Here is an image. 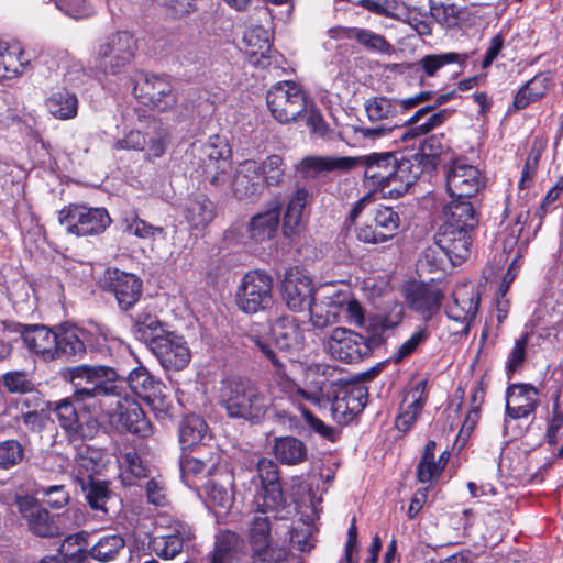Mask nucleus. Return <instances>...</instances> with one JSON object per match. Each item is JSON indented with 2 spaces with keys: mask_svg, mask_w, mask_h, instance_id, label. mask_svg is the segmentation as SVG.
I'll return each instance as SVG.
<instances>
[{
  "mask_svg": "<svg viewBox=\"0 0 563 563\" xmlns=\"http://www.w3.org/2000/svg\"><path fill=\"white\" fill-rule=\"evenodd\" d=\"M65 378L74 386V399L98 406L100 413L118 421L132 434L146 438L152 424L140 402L124 390L117 368L102 364H80L66 369Z\"/></svg>",
  "mask_w": 563,
  "mask_h": 563,
  "instance_id": "1",
  "label": "nucleus"
},
{
  "mask_svg": "<svg viewBox=\"0 0 563 563\" xmlns=\"http://www.w3.org/2000/svg\"><path fill=\"white\" fill-rule=\"evenodd\" d=\"M352 159L353 169L363 168L364 184L389 198L402 197L419 179L408 155L400 152H373Z\"/></svg>",
  "mask_w": 563,
  "mask_h": 563,
  "instance_id": "2",
  "label": "nucleus"
},
{
  "mask_svg": "<svg viewBox=\"0 0 563 563\" xmlns=\"http://www.w3.org/2000/svg\"><path fill=\"white\" fill-rule=\"evenodd\" d=\"M442 216L444 221L435 235V245L452 265H460L471 255L478 213L471 201H450Z\"/></svg>",
  "mask_w": 563,
  "mask_h": 563,
  "instance_id": "3",
  "label": "nucleus"
},
{
  "mask_svg": "<svg viewBox=\"0 0 563 563\" xmlns=\"http://www.w3.org/2000/svg\"><path fill=\"white\" fill-rule=\"evenodd\" d=\"M218 404L229 418L251 424L261 423L268 409L267 398L256 384L241 376L221 380Z\"/></svg>",
  "mask_w": 563,
  "mask_h": 563,
  "instance_id": "4",
  "label": "nucleus"
},
{
  "mask_svg": "<svg viewBox=\"0 0 563 563\" xmlns=\"http://www.w3.org/2000/svg\"><path fill=\"white\" fill-rule=\"evenodd\" d=\"M107 343L102 333H93L71 322L56 324L54 361L75 363L84 358L87 350L101 351Z\"/></svg>",
  "mask_w": 563,
  "mask_h": 563,
  "instance_id": "5",
  "label": "nucleus"
},
{
  "mask_svg": "<svg viewBox=\"0 0 563 563\" xmlns=\"http://www.w3.org/2000/svg\"><path fill=\"white\" fill-rule=\"evenodd\" d=\"M364 109L372 128H357L356 132L364 139L376 140L391 134L402 128V114H407L402 100L386 96H374L365 100Z\"/></svg>",
  "mask_w": 563,
  "mask_h": 563,
  "instance_id": "6",
  "label": "nucleus"
},
{
  "mask_svg": "<svg viewBox=\"0 0 563 563\" xmlns=\"http://www.w3.org/2000/svg\"><path fill=\"white\" fill-rule=\"evenodd\" d=\"M124 390L126 387L134 396L141 398L157 418L172 416L173 402L166 385L155 377L145 366L133 368L126 377L122 376Z\"/></svg>",
  "mask_w": 563,
  "mask_h": 563,
  "instance_id": "7",
  "label": "nucleus"
},
{
  "mask_svg": "<svg viewBox=\"0 0 563 563\" xmlns=\"http://www.w3.org/2000/svg\"><path fill=\"white\" fill-rule=\"evenodd\" d=\"M58 222L68 234L93 236L103 233L112 219L103 207H89L84 203H69L58 211Z\"/></svg>",
  "mask_w": 563,
  "mask_h": 563,
  "instance_id": "8",
  "label": "nucleus"
},
{
  "mask_svg": "<svg viewBox=\"0 0 563 563\" xmlns=\"http://www.w3.org/2000/svg\"><path fill=\"white\" fill-rule=\"evenodd\" d=\"M137 43L133 34L118 31L108 35L97 47L96 66L106 75H118L134 60Z\"/></svg>",
  "mask_w": 563,
  "mask_h": 563,
  "instance_id": "9",
  "label": "nucleus"
},
{
  "mask_svg": "<svg viewBox=\"0 0 563 563\" xmlns=\"http://www.w3.org/2000/svg\"><path fill=\"white\" fill-rule=\"evenodd\" d=\"M235 303L246 314L268 310L273 305V277L260 269L247 272L236 288Z\"/></svg>",
  "mask_w": 563,
  "mask_h": 563,
  "instance_id": "10",
  "label": "nucleus"
},
{
  "mask_svg": "<svg viewBox=\"0 0 563 563\" xmlns=\"http://www.w3.org/2000/svg\"><path fill=\"white\" fill-rule=\"evenodd\" d=\"M266 104L279 123L296 121L307 109V96L300 85L284 80L273 85L266 93Z\"/></svg>",
  "mask_w": 563,
  "mask_h": 563,
  "instance_id": "11",
  "label": "nucleus"
},
{
  "mask_svg": "<svg viewBox=\"0 0 563 563\" xmlns=\"http://www.w3.org/2000/svg\"><path fill=\"white\" fill-rule=\"evenodd\" d=\"M102 291L113 295L121 312H130L143 294V282L135 274L108 267L99 279Z\"/></svg>",
  "mask_w": 563,
  "mask_h": 563,
  "instance_id": "12",
  "label": "nucleus"
},
{
  "mask_svg": "<svg viewBox=\"0 0 563 563\" xmlns=\"http://www.w3.org/2000/svg\"><path fill=\"white\" fill-rule=\"evenodd\" d=\"M0 420L3 431L12 430L24 435L29 432L38 433L45 427L43 415L36 409H31V400L27 398L12 397L4 400Z\"/></svg>",
  "mask_w": 563,
  "mask_h": 563,
  "instance_id": "13",
  "label": "nucleus"
},
{
  "mask_svg": "<svg viewBox=\"0 0 563 563\" xmlns=\"http://www.w3.org/2000/svg\"><path fill=\"white\" fill-rule=\"evenodd\" d=\"M133 95L143 106L161 112L177 104V96L166 76L143 74L134 84Z\"/></svg>",
  "mask_w": 563,
  "mask_h": 563,
  "instance_id": "14",
  "label": "nucleus"
},
{
  "mask_svg": "<svg viewBox=\"0 0 563 563\" xmlns=\"http://www.w3.org/2000/svg\"><path fill=\"white\" fill-rule=\"evenodd\" d=\"M445 185L452 201H468L485 188V178L476 166L455 159L446 166Z\"/></svg>",
  "mask_w": 563,
  "mask_h": 563,
  "instance_id": "15",
  "label": "nucleus"
},
{
  "mask_svg": "<svg viewBox=\"0 0 563 563\" xmlns=\"http://www.w3.org/2000/svg\"><path fill=\"white\" fill-rule=\"evenodd\" d=\"M372 350L368 338L346 328H335L328 341L329 353L347 364L364 360L372 354Z\"/></svg>",
  "mask_w": 563,
  "mask_h": 563,
  "instance_id": "16",
  "label": "nucleus"
},
{
  "mask_svg": "<svg viewBox=\"0 0 563 563\" xmlns=\"http://www.w3.org/2000/svg\"><path fill=\"white\" fill-rule=\"evenodd\" d=\"M368 389L360 382L339 385L334 391L331 410L333 418L342 424L350 423L365 408Z\"/></svg>",
  "mask_w": 563,
  "mask_h": 563,
  "instance_id": "17",
  "label": "nucleus"
},
{
  "mask_svg": "<svg viewBox=\"0 0 563 563\" xmlns=\"http://www.w3.org/2000/svg\"><path fill=\"white\" fill-rule=\"evenodd\" d=\"M400 227V216L391 207L380 206L371 222L355 229L356 239L365 244H382L391 240Z\"/></svg>",
  "mask_w": 563,
  "mask_h": 563,
  "instance_id": "18",
  "label": "nucleus"
},
{
  "mask_svg": "<svg viewBox=\"0 0 563 563\" xmlns=\"http://www.w3.org/2000/svg\"><path fill=\"white\" fill-rule=\"evenodd\" d=\"M444 291L433 283H415L406 289V301L411 311L418 313L424 323L441 310Z\"/></svg>",
  "mask_w": 563,
  "mask_h": 563,
  "instance_id": "19",
  "label": "nucleus"
},
{
  "mask_svg": "<svg viewBox=\"0 0 563 563\" xmlns=\"http://www.w3.org/2000/svg\"><path fill=\"white\" fill-rule=\"evenodd\" d=\"M21 335L24 345L30 353L36 355L44 362L54 361V349L56 343V325L49 328L44 324L15 323L12 329Z\"/></svg>",
  "mask_w": 563,
  "mask_h": 563,
  "instance_id": "20",
  "label": "nucleus"
},
{
  "mask_svg": "<svg viewBox=\"0 0 563 563\" xmlns=\"http://www.w3.org/2000/svg\"><path fill=\"white\" fill-rule=\"evenodd\" d=\"M15 505L33 534L41 538L59 536V527L54 517L34 497L16 496Z\"/></svg>",
  "mask_w": 563,
  "mask_h": 563,
  "instance_id": "21",
  "label": "nucleus"
},
{
  "mask_svg": "<svg viewBox=\"0 0 563 563\" xmlns=\"http://www.w3.org/2000/svg\"><path fill=\"white\" fill-rule=\"evenodd\" d=\"M450 148V140L446 134L433 133L428 135L419 146V151L408 155L410 163L417 168V176H432L437 170L441 156Z\"/></svg>",
  "mask_w": 563,
  "mask_h": 563,
  "instance_id": "22",
  "label": "nucleus"
},
{
  "mask_svg": "<svg viewBox=\"0 0 563 563\" xmlns=\"http://www.w3.org/2000/svg\"><path fill=\"white\" fill-rule=\"evenodd\" d=\"M314 285L309 276L298 269L286 271L282 282V296L287 307L292 311H301L312 303Z\"/></svg>",
  "mask_w": 563,
  "mask_h": 563,
  "instance_id": "23",
  "label": "nucleus"
},
{
  "mask_svg": "<svg viewBox=\"0 0 563 563\" xmlns=\"http://www.w3.org/2000/svg\"><path fill=\"white\" fill-rule=\"evenodd\" d=\"M152 351L166 369L181 371L191 360V352L185 339L170 331L154 342Z\"/></svg>",
  "mask_w": 563,
  "mask_h": 563,
  "instance_id": "24",
  "label": "nucleus"
},
{
  "mask_svg": "<svg viewBox=\"0 0 563 563\" xmlns=\"http://www.w3.org/2000/svg\"><path fill=\"white\" fill-rule=\"evenodd\" d=\"M203 151L206 155L202 159L203 174L211 185L218 186L230 168L231 148L228 141L217 134L209 137Z\"/></svg>",
  "mask_w": 563,
  "mask_h": 563,
  "instance_id": "25",
  "label": "nucleus"
},
{
  "mask_svg": "<svg viewBox=\"0 0 563 563\" xmlns=\"http://www.w3.org/2000/svg\"><path fill=\"white\" fill-rule=\"evenodd\" d=\"M539 405V389L531 383H514L506 388V415L519 420L533 415Z\"/></svg>",
  "mask_w": 563,
  "mask_h": 563,
  "instance_id": "26",
  "label": "nucleus"
},
{
  "mask_svg": "<svg viewBox=\"0 0 563 563\" xmlns=\"http://www.w3.org/2000/svg\"><path fill=\"white\" fill-rule=\"evenodd\" d=\"M257 162H242L232 180V191L235 199L244 203H256L264 194V184L258 177Z\"/></svg>",
  "mask_w": 563,
  "mask_h": 563,
  "instance_id": "27",
  "label": "nucleus"
},
{
  "mask_svg": "<svg viewBox=\"0 0 563 563\" xmlns=\"http://www.w3.org/2000/svg\"><path fill=\"white\" fill-rule=\"evenodd\" d=\"M479 302V294L473 287L457 286L452 291V302L448 305L445 314L449 319L463 324L464 331L467 332L476 318Z\"/></svg>",
  "mask_w": 563,
  "mask_h": 563,
  "instance_id": "28",
  "label": "nucleus"
},
{
  "mask_svg": "<svg viewBox=\"0 0 563 563\" xmlns=\"http://www.w3.org/2000/svg\"><path fill=\"white\" fill-rule=\"evenodd\" d=\"M180 214L190 231H203L216 217V206L205 194L189 195L180 205Z\"/></svg>",
  "mask_w": 563,
  "mask_h": 563,
  "instance_id": "29",
  "label": "nucleus"
},
{
  "mask_svg": "<svg viewBox=\"0 0 563 563\" xmlns=\"http://www.w3.org/2000/svg\"><path fill=\"white\" fill-rule=\"evenodd\" d=\"M303 322L294 316H282L271 325V335L283 351H301L305 347Z\"/></svg>",
  "mask_w": 563,
  "mask_h": 563,
  "instance_id": "30",
  "label": "nucleus"
},
{
  "mask_svg": "<svg viewBox=\"0 0 563 563\" xmlns=\"http://www.w3.org/2000/svg\"><path fill=\"white\" fill-rule=\"evenodd\" d=\"M554 86V78L551 71H539L525 85H522L514 96L509 111H521L530 104L540 102Z\"/></svg>",
  "mask_w": 563,
  "mask_h": 563,
  "instance_id": "31",
  "label": "nucleus"
},
{
  "mask_svg": "<svg viewBox=\"0 0 563 563\" xmlns=\"http://www.w3.org/2000/svg\"><path fill=\"white\" fill-rule=\"evenodd\" d=\"M282 203L276 199L267 205V209L253 216L247 224V233L256 243L275 238L280 224Z\"/></svg>",
  "mask_w": 563,
  "mask_h": 563,
  "instance_id": "32",
  "label": "nucleus"
},
{
  "mask_svg": "<svg viewBox=\"0 0 563 563\" xmlns=\"http://www.w3.org/2000/svg\"><path fill=\"white\" fill-rule=\"evenodd\" d=\"M129 318L133 335L137 340L148 343L151 349L156 340L163 338L168 332L150 307H145L134 314H129Z\"/></svg>",
  "mask_w": 563,
  "mask_h": 563,
  "instance_id": "33",
  "label": "nucleus"
},
{
  "mask_svg": "<svg viewBox=\"0 0 563 563\" xmlns=\"http://www.w3.org/2000/svg\"><path fill=\"white\" fill-rule=\"evenodd\" d=\"M273 454L283 465H299L308 460V446L294 435H283L275 438Z\"/></svg>",
  "mask_w": 563,
  "mask_h": 563,
  "instance_id": "34",
  "label": "nucleus"
},
{
  "mask_svg": "<svg viewBox=\"0 0 563 563\" xmlns=\"http://www.w3.org/2000/svg\"><path fill=\"white\" fill-rule=\"evenodd\" d=\"M311 200V194L306 188L296 189L289 197L283 218V229L286 235L297 234L300 231L303 211Z\"/></svg>",
  "mask_w": 563,
  "mask_h": 563,
  "instance_id": "35",
  "label": "nucleus"
},
{
  "mask_svg": "<svg viewBox=\"0 0 563 563\" xmlns=\"http://www.w3.org/2000/svg\"><path fill=\"white\" fill-rule=\"evenodd\" d=\"M470 58L468 53L459 52H443L423 55L419 59V67L427 79L434 78L439 75L440 70L449 65H457L460 73L465 68Z\"/></svg>",
  "mask_w": 563,
  "mask_h": 563,
  "instance_id": "36",
  "label": "nucleus"
},
{
  "mask_svg": "<svg viewBox=\"0 0 563 563\" xmlns=\"http://www.w3.org/2000/svg\"><path fill=\"white\" fill-rule=\"evenodd\" d=\"M26 63L24 51L19 42L0 41V79L18 77Z\"/></svg>",
  "mask_w": 563,
  "mask_h": 563,
  "instance_id": "37",
  "label": "nucleus"
},
{
  "mask_svg": "<svg viewBox=\"0 0 563 563\" xmlns=\"http://www.w3.org/2000/svg\"><path fill=\"white\" fill-rule=\"evenodd\" d=\"M45 106L54 118L66 121L77 117L79 101L76 93L62 88L51 93Z\"/></svg>",
  "mask_w": 563,
  "mask_h": 563,
  "instance_id": "38",
  "label": "nucleus"
},
{
  "mask_svg": "<svg viewBox=\"0 0 563 563\" xmlns=\"http://www.w3.org/2000/svg\"><path fill=\"white\" fill-rule=\"evenodd\" d=\"M435 448L437 443L433 440H429L426 443L422 456L416 468L418 482L428 484L429 488L438 483L443 473L441 466L435 462Z\"/></svg>",
  "mask_w": 563,
  "mask_h": 563,
  "instance_id": "39",
  "label": "nucleus"
},
{
  "mask_svg": "<svg viewBox=\"0 0 563 563\" xmlns=\"http://www.w3.org/2000/svg\"><path fill=\"white\" fill-rule=\"evenodd\" d=\"M123 231L142 240H154L156 236L165 238L164 227L154 225L139 217L137 210L124 212L122 217Z\"/></svg>",
  "mask_w": 563,
  "mask_h": 563,
  "instance_id": "40",
  "label": "nucleus"
},
{
  "mask_svg": "<svg viewBox=\"0 0 563 563\" xmlns=\"http://www.w3.org/2000/svg\"><path fill=\"white\" fill-rule=\"evenodd\" d=\"M208 431L206 420L199 415L186 416L178 429V438L183 449H196Z\"/></svg>",
  "mask_w": 563,
  "mask_h": 563,
  "instance_id": "41",
  "label": "nucleus"
},
{
  "mask_svg": "<svg viewBox=\"0 0 563 563\" xmlns=\"http://www.w3.org/2000/svg\"><path fill=\"white\" fill-rule=\"evenodd\" d=\"M242 544L240 536L231 530H221L216 536L214 547L210 553V563H231Z\"/></svg>",
  "mask_w": 563,
  "mask_h": 563,
  "instance_id": "42",
  "label": "nucleus"
},
{
  "mask_svg": "<svg viewBox=\"0 0 563 563\" xmlns=\"http://www.w3.org/2000/svg\"><path fill=\"white\" fill-rule=\"evenodd\" d=\"M452 113L453 110L440 109L430 114L422 123H406L405 128H400L399 139L402 142H408L428 135L432 130L443 125Z\"/></svg>",
  "mask_w": 563,
  "mask_h": 563,
  "instance_id": "43",
  "label": "nucleus"
},
{
  "mask_svg": "<svg viewBox=\"0 0 563 563\" xmlns=\"http://www.w3.org/2000/svg\"><path fill=\"white\" fill-rule=\"evenodd\" d=\"M429 14L432 20L446 27L457 26L465 15L462 8L450 0H429Z\"/></svg>",
  "mask_w": 563,
  "mask_h": 563,
  "instance_id": "44",
  "label": "nucleus"
},
{
  "mask_svg": "<svg viewBox=\"0 0 563 563\" xmlns=\"http://www.w3.org/2000/svg\"><path fill=\"white\" fill-rule=\"evenodd\" d=\"M124 547L125 540L121 534H103L99 537L97 542L90 548L88 554L96 561L111 562L119 556Z\"/></svg>",
  "mask_w": 563,
  "mask_h": 563,
  "instance_id": "45",
  "label": "nucleus"
},
{
  "mask_svg": "<svg viewBox=\"0 0 563 563\" xmlns=\"http://www.w3.org/2000/svg\"><path fill=\"white\" fill-rule=\"evenodd\" d=\"M258 177L264 188L282 187L286 177V164L277 154L268 155L264 161L257 163Z\"/></svg>",
  "mask_w": 563,
  "mask_h": 563,
  "instance_id": "46",
  "label": "nucleus"
},
{
  "mask_svg": "<svg viewBox=\"0 0 563 563\" xmlns=\"http://www.w3.org/2000/svg\"><path fill=\"white\" fill-rule=\"evenodd\" d=\"M76 420L75 426H71L73 429L66 433L69 442L92 440L100 432L101 423L95 413L81 410Z\"/></svg>",
  "mask_w": 563,
  "mask_h": 563,
  "instance_id": "47",
  "label": "nucleus"
},
{
  "mask_svg": "<svg viewBox=\"0 0 563 563\" xmlns=\"http://www.w3.org/2000/svg\"><path fill=\"white\" fill-rule=\"evenodd\" d=\"M255 511L261 514L279 511L286 506L282 486H261L253 499Z\"/></svg>",
  "mask_w": 563,
  "mask_h": 563,
  "instance_id": "48",
  "label": "nucleus"
},
{
  "mask_svg": "<svg viewBox=\"0 0 563 563\" xmlns=\"http://www.w3.org/2000/svg\"><path fill=\"white\" fill-rule=\"evenodd\" d=\"M82 406L81 410L93 408L98 409V406H88L87 404H84L82 401L78 402L74 399V394L69 398L62 399L55 404V407L53 408V411L56 416L57 422L59 427L64 430L65 434L68 432L69 429H73L71 426H75V422L78 419L79 409L76 407Z\"/></svg>",
  "mask_w": 563,
  "mask_h": 563,
  "instance_id": "49",
  "label": "nucleus"
},
{
  "mask_svg": "<svg viewBox=\"0 0 563 563\" xmlns=\"http://www.w3.org/2000/svg\"><path fill=\"white\" fill-rule=\"evenodd\" d=\"M531 333L522 332L514 342V346L507 354L505 363V373L508 379H511L516 373L523 368L528 354V344Z\"/></svg>",
  "mask_w": 563,
  "mask_h": 563,
  "instance_id": "50",
  "label": "nucleus"
},
{
  "mask_svg": "<svg viewBox=\"0 0 563 563\" xmlns=\"http://www.w3.org/2000/svg\"><path fill=\"white\" fill-rule=\"evenodd\" d=\"M431 336L429 325L423 323L416 327L411 335L397 349L391 360L395 364H400L404 360L415 354Z\"/></svg>",
  "mask_w": 563,
  "mask_h": 563,
  "instance_id": "51",
  "label": "nucleus"
},
{
  "mask_svg": "<svg viewBox=\"0 0 563 563\" xmlns=\"http://www.w3.org/2000/svg\"><path fill=\"white\" fill-rule=\"evenodd\" d=\"M103 456L104 453L101 449L85 443L79 444L76 450L78 467L84 470L89 478H91L93 474L101 472L103 467Z\"/></svg>",
  "mask_w": 563,
  "mask_h": 563,
  "instance_id": "52",
  "label": "nucleus"
},
{
  "mask_svg": "<svg viewBox=\"0 0 563 563\" xmlns=\"http://www.w3.org/2000/svg\"><path fill=\"white\" fill-rule=\"evenodd\" d=\"M192 452L196 453V455H183L180 459V472L181 475L188 476H198L207 472V474L211 473V470L216 466V461L213 457V453L210 452V455L208 457H205L202 454H200L201 448L191 449Z\"/></svg>",
  "mask_w": 563,
  "mask_h": 563,
  "instance_id": "53",
  "label": "nucleus"
},
{
  "mask_svg": "<svg viewBox=\"0 0 563 563\" xmlns=\"http://www.w3.org/2000/svg\"><path fill=\"white\" fill-rule=\"evenodd\" d=\"M352 156H316L303 159L305 167L316 173L353 169Z\"/></svg>",
  "mask_w": 563,
  "mask_h": 563,
  "instance_id": "54",
  "label": "nucleus"
},
{
  "mask_svg": "<svg viewBox=\"0 0 563 563\" xmlns=\"http://www.w3.org/2000/svg\"><path fill=\"white\" fill-rule=\"evenodd\" d=\"M150 547L153 552L161 559H174L183 551L184 538L179 534V532L155 536L151 539Z\"/></svg>",
  "mask_w": 563,
  "mask_h": 563,
  "instance_id": "55",
  "label": "nucleus"
},
{
  "mask_svg": "<svg viewBox=\"0 0 563 563\" xmlns=\"http://www.w3.org/2000/svg\"><path fill=\"white\" fill-rule=\"evenodd\" d=\"M247 46V53L251 57L260 56L267 58L271 51V43L267 31L262 26L250 27L243 37Z\"/></svg>",
  "mask_w": 563,
  "mask_h": 563,
  "instance_id": "56",
  "label": "nucleus"
},
{
  "mask_svg": "<svg viewBox=\"0 0 563 563\" xmlns=\"http://www.w3.org/2000/svg\"><path fill=\"white\" fill-rule=\"evenodd\" d=\"M25 456L23 444L16 439L0 441V470H11L19 465Z\"/></svg>",
  "mask_w": 563,
  "mask_h": 563,
  "instance_id": "57",
  "label": "nucleus"
},
{
  "mask_svg": "<svg viewBox=\"0 0 563 563\" xmlns=\"http://www.w3.org/2000/svg\"><path fill=\"white\" fill-rule=\"evenodd\" d=\"M2 385L10 394L25 395L35 390V385L25 371H10L2 375Z\"/></svg>",
  "mask_w": 563,
  "mask_h": 563,
  "instance_id": "58",
  "label": "nucleus"
},
{
  "mask_svg": "<svg viewBox=\"0 0 563 563\" xmlns=\"http://www.w3.org/2000/svg\"><path fill=\"white\" fill-rule=\"evenodd\" d=\"M307 308L310 311V321L314 328L323 329L333 323H336L339 320L338 309L331 308L325 301H317L316 298L312 299V303H310Z\"/></svg>",
  "mask_w": 563,
  "mask_h": 563,
  "instance_id": "59",
  "label": "nucleus"
},
{
  "mask_svg": "<svg viewBox=\"0 0 563 563\" xmlns=\"http://www.w3.org/2000/svg\"><path fill=\"white\" fill-rule=\"evenodd\" d=\"M89 479L88 486L84 487L88 505L95 510H102L107 512L106 504L111 496L108 482L93 481L92 477Z\"/></svg>",
  "mask_w": 563,
  "mask_h": 563,
  "instance_id": "60",
  "label": "nucleus"
},
{
  "mask_svg": "<svg viewBox=\"0 0 563 563\" xmlns=\"http://www.w3.org/2000/svg\"><path fill=\"white\" fill-rule=\"evenodd\" d=\"M542 152L543 148L541 146H537L536 144L531 146L518 181V188L520 190L529 189L532 186L538 173Z\"/></svg>",
  "mask_w": 563,
  "mask_h": 563,
  "instance_id": "61",
  "label": "nucleus"
},
{
  "mask_svg": "<svg viewBox=\"0 0 563 563\" xmlns=\"http://www.w3.org/2000/svg\"><path fill=\"white\" fill-rule=\"evenodd\" d=\"M300 410L306 423L314 433L331 443L339 441L340 431L334 427L327 424L308 408L301 407Z\"/></svg>",
  "mask_w": 563,
  "mask_h": 563,
  "instance_id": "62",
  "label": "nucleus"
},
{
  "mask_svg": "<svg viewBox=\"0 0 563 563\" xmlns=\"http://www.w3.org/2000/svg\"><path fill=\"white\" fill-rule=\"evenodd\" d=\"M250 543L253 549L271 545V521L267 517H254L250 527Z\"/></svg>",
  "mask_w": 563,
  "mask_h": 563,
  "instance_id": "63",
  "label": "nucleus"
},
{
  "mask_svg": "<svg viewBox=\"0 0 563 563\" xmlns=\"http://www.w3.org/2000/svg\"><path fill=\"white\" fill-rule=\"evenodd\" d=\"M405 21L420 36H428L432 33V16L429 11L418 7H412L407 10Z\"/></svg>",
  "mask_w": 563,
  "mask_h": 563,
  "instance_id": "64",
  "label": "nucleus"
}]
</instances>
